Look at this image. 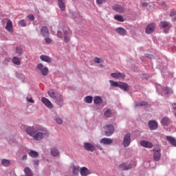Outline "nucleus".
<instances>
[{
	"label": "nucleus",
	"mask_w": 176,
	"mask_h": 176,
	"mask_svg": "<svg viewBox=\"0 0 176 176\" xmlns=\"http://www.w3.org/2000/svg\"><path fill=\"white\" fill-rule=\"evenodd\" d=\"M26 133L32 137L34 141H41L44 137L49 135L47 130L41 126H29L26 129Z\"/></svg>",
	"instance_id": "obj_1"
},
{
	"label": "nucleus",
	"mask_w": 176,
	"mask_h": 176,
	"mask_svg": "<svg viewBox=\"0 0 176 176\" xmlns=\"http://www.w3.org/2000/svg\"><path fill=\"white\" fill-rule=\"evenodd\" d=\"M104 134L107 137H111L115 133V127L112 124H108L104 126Z\"/></svg>",
	"instance_id": "obj_2"
},
{
	"label": "nucleus",
	"mask_w": 176,
	"mask_h": 176,
	"mask_svg": "<svg viewBox=\"0 0 176 176\" xmlns=\"http://www.w3.org/2000/svg\"><path fill=\"white\" fill-rule=\"evenodd\" d=\"M160 28H164V32L165 34H168V31L171 28V24L168 21H164L160 22Z\"/></svg>",
	"instance_id": "obj_3"
},
{
	"label": "nucleus",
	"mask_w": 176,
	"mask_h": 176,
	"mask_svg": "<svg viewBox=\"0 0 176 176\" xmlns=\"http://www.w3.org/2000/svg\"><path fill=\"white\" fill-rule=\"evenodd\" d=\"M131 142V135L130 133H126L123 140V145L124 148H127Z\"/></svg>",
	"instance_id": "obj_4"
},
{
	"label": "nucleus",
	"mask_w": 176,
	"mask_h": 176,
	"mask_svg": "<svg viewBox=\"0 0 176 176\" xmlns=\"http://www.w3.org/2000/svg\"><path fill=\"white\" fill-rule=\"evenodd\" d=\"M162 154L160 153V148H153V160L155 162H159Z\"/></svg>",
	"instance_id": "obj_5"
},
{
	"label": "nucleus",
	"mask_w": 176,
	"mask_h": 176,
	"mask_svg": "<svg viewBox=\"0 0 176 176\" xmlns=\"http://www.w3.org/2000/svg\"><path fill=\"white\" fill-rule=\"evenodd\" d=\"M84 148L88 152H94L96 151V146L90 142L84 143Z\"/></svg>",
	"instance_id": "obj_6"
},
{
	"label": "nucleus",
	"mask_w": 176,
	"mask_h": 176,
	"mask_svg": "<svg viewBox=\"0 0 176 176\" xmlns=\"http://www.w3.org/2000/svg\"><path fill=\"white\" fill-rule=\"evenodd\" d=\"M113 10L117 12L118 13H124L125 8L123 6H120L119 4H116L112 6Z\"/></svg>",
	"instance_id": "obj_7"
},
{
	"label": "nucleus",
	"mask_w": 176,
	"mask_h": 176,
	"mask_svg": "<svg viewBox=\"0 0 176 176\" xmlns=\"http://www.w3.org/2000/svg\"><path fill=\"white\" fill-rule=\"evenodd\" d=\"M140 145L141 146H143V148H148V149L153 148V144L146 140L140 141Z\"/></svg>",
	"instance_id": "obj_8"
},
{
	"label": "nucleus",
	"mask_w": 176,
	"mask_h": 176,
	"mask_svg": "<svg viewBox=\"0 0 176 176\" xmlns=\"http://www.w3.org/2000/svg\"><path fill=\"white\" fill-rule=\"evenodd\" d=\"M113 142V140L107 138H103L100 140V144L103 145H111Z\"/></svg>",
	"instance_id": "obj_9"
},
{
	"label": "nucleus",
	"mask_w": 176,
	"mask_h": 176,
	"mask_svg": "<svg viewBox=\"0 0 176 176\" xmlns=\"http://www.w3.org/2000/svg\"><path fill=\"white\" fill-rule=\"evenodd\" d=\"M41 101L47 108H49L50 109H52L53 108V104H52V102L49 100V99L46 98H42Z\"/></svg>",
	"instance_id": "obj_10"
},
{
	"label": "nucleus",
	"mask_w": 176,
	"mask_h": 176,
	"mask_svg": "<svg viewBox=\"0 0 176 176\" xmlns=\"http://www.w3.org/2000/svg\"><path fill=\"white\" fill-rule=\"evenodd\" d=\"M155 27H156V24L155 23H150L146 28V34H152L153 31H155Z\"/></svg>",
	"instance_id": "obj_11"
},
{
	"label": "nucleus",
	"mask_w": 176,
	"mask_h": 176,
	"mask_svg": "<svg viewBox=\"0 0 176 176\" xmlns=\"http://www.w3.org/2000/svg\"><path fill=\"white\" fill-rule=\"evenodd\" d=\"M6 30L8 32H13V22L10 19H8L6 23Z\"/></svg>",
	"instance_id": "obj_12"
},
{
	"label": "nucleus",
	"mask_w": 176,
	"mask_h": 176,
	"mask_svg": "<svg viewBox=\"0 0 176 176\" xmlns=\"http://www.w3.org/2000/svg\"><path fill=\"white\" fill-rule=\"evenodd\" d=\"M111 76L115 79H124L126 76L123 73H111Z\"/></svg>",
	"instance_id": "obj_13"
},
{
	"label": "nucleus",
	"mask_w": 176,
	"mask_h": 176,
	"mask_svg": "<svg viewBox=\"0 0 176 176\" xmlns=\"http://www.w3.org/2000/svg\"><path fill=\"white\" fill-rule=\"evenodd\" d=\"M58 6L62 12L65 10V0H58Z\"/></svg>",
	"instance_id": "obj_14"
},
{
	"label": "nucleus",
	"mask_w": 176,
	"mask_h": 176,
	"mask_svg": "<svg viewBox=\"0 0 176 176\" xmlns=\"http://www.w3.org/2000/svg\"><path fill=\"white\" fill-rule=\"evenodd\" d=\"M148 127L151 130H156L157 129V122L155 120H151L148 122Z\"/></svg>",
	"instance_id": "obj_15"
},
{
	"label": "nucleus",
	"mask_w": 176,
	"mask_h": 176,
	"mask_svg": "<svg viewBox=\"0 0 176 176\" xmlns=\"http://www.w3.org/2000/svg\"><path fill=\"white\" fill-rule=\"evenodd\" d=\"M41 34L44 38L49 36V29L46 26H43L41 30Z\"/></svg>",
	"instance_id": "obj_16"
},
{
	"label": "nucleus",
	"mask_w": 176,
	"mask_h": 176,
	"mask_svg": "<svg viewBox=\"0 0 176 176\" xmlns=\"http://www.w3.org/2000/svg\"><path fill=\"white\" fill-rule=\"evenodd\" d=\"M133 167V165L131 164H126L123 163L119 166V168L122 170H130Z\"/></svg>",
	"instance_id": "obj_17"
},
{
	"label": "nucleus",
	"mask_w": 176,
	"mask_h": 176,
	"mask_svg": "<svg viewBox=\"0 0 176 176\" xmlns=\"http://www.w3.org/2000/svg\"><path fill=\"white\" fill-rule=\"evenodd\" d=\"M89 174H90V171L89 170V169L86 167H82L80 168V175L82 176H87L89 175Z\"/></svg>",
	"instance_id": "obj_18"
},
{
	"label": "nucleus",
	"mask_w": 176,
	"mask_h": 176,
	"mask_svg": "<svg viewBox=\"0 0 176 176\" xmlns=\"http://www.w3.org/2000/svg\"><path fill=\"white\" fill-rule=\"evenodd\" d=\"M51 155L54 156V157H56V156H58L60 155V152L58 151V149L56 147H53L51 148Z\"/></svg>",
	"instance_id": "obj_19"
},
{
	"label": "nucleus",
	"mask_w": 176,
	"mask_h": 176,
	"mask_svg": "<svg viewBox=\"0 0 176 176\" xmlns=\"http://www.w3.org/2000/svg\"><path fill=\"white\" fill-rule=\"evenodd\" d=\"M40 59L41 61H45V63H52V58L46 55H41Z\"/></svg>",
	"instance_id": "obj_20"
},
{
	"label": "nucleus",
	"mask_w": 176,
	"mask_h": 176,
	"mask_svg": "<svg viewBox=\"0 0 176 176\" xmlns=\"http://www.w3.org/2000/svg\"><path fill=\"white\" fill-rule=\"evenodd\" d=\"M120 89L124 90V91H129V85L124 82H120L119 87Z\"/></svg>",
	"instance_id": "obj_21"
},
{
	"label": "nucleus",
	"mask_w": 176,
	"mask_h": 176,
	"mask_svg": "<svg viewBox=\"0 0 176 176\" xmlns=\"http://www.w3.org/2000/svg\"><path fill=\"white\" fill-rule=\"evenodd\" d=\"M71 34V32L68 30L64 31V41L65 42H69L71 41V38H69V35Z\"/></svg>",
	"instance_id": "obj_22"
},
{
	"label": "nucleus",
	"mask_w": 176,
	"mask_h": 176,
	"mask_svg": "<svg viewBox=\"0 0 176 176\" xmlns=\"http://www.w3.org/2000/svg\"><path fill=\"white\" fill-rule=\"evenodd\" d=\"M166 140L173 145V146H176V140L174 139V138L171 136H166Z\"/></svg>",
	"instance_id": "obj_23"
},
{
	"label": "nucleus",
	"mask_w": 176,
	"mask_h": 176,
	"mask_svg": "<svg viewBox=\"0 0 176 176\" xmlns=\"http://www.w3.org/2000/svg\"><path fill=\"white\" fill-rule=\"evenodd\" d=\"M116 31L117 34H119V35H126V30L123 28H118Z\"/></svg>",
	"instance_id": "obj_24"
},
{
	"label": "nucleus",
	"mask_w": 176,
	"mask_h": 176,
	"mask_svg": "<svg viewBox=\"0 0 176 176\" xmlns=\"http://www.w3.org/2000/svg\"><path fill=\"white\" fill-rule=\"evenodd\" d=\"M48 95L50 96V97H51V98H53L54 100H57V95L56 94V93H54V91L52 89L49 90Z\"/></svg>",
	"instance_id": "obj_25"
},
{
	"label": "nucleus",
	"mask_w": 176,
	"mask_h": 176,
	"mask_svg": "<svg viewBox=\"0 0 176 176\" xmlns=\"http://www.w3.org/2000/svg\"><path fill=\"white\" fill-rule=\"evenodd\" d=\"M161 123L162 124H163V126H167V124L170 123V118L164 117V118L162 119Z\"/></svg>",
	"instance_id": "obj_26"
},
{
	"label": "nucleus",
	"mask_w": 176,
	"mask_h": 176,
	"mask_svg": "<svg viewBox=\"0 0 176 176\" xmlns=\"http://www.w3.org/2000/svg\"><path fill=\"white\" fill-rule=\"evenodd\" d=\"M12 63H14L15 65H20V64H21V62L20 61V58H19L16 56H14L12 58Z\"/></svg>",
	"instance_id": "obj_27"
},
{
	"label": "nucleus",
	"mask_w": 176,
	"mask_h": 176,
	"mask_svg": "<svg viewBox=\"0 0 176 176\" xmlns=\"http://www.w3.org/2000/svg\"><path fill=\"white\" fill-rule=\"evenodd\" d=\"M94 104H101L102 102V99L100 96H96L94 98Z\"/></svg>",
	"instance_id": "obj_28"
},
{
	"label": "nucleus",
	"mask_w": 176,
	"mask_h": 176,
	"mask_svg": "<svg viewBox=\"0 0 176 176\" xmlns=\"http://www.w3.org/2000/svg\"><path fill=\"white\" fill-rule=\"evenodd\" d=\"M29 155L31 157H38L39 156V153L35 151H30Z\"/></svg>",
	"instance_id": "obj_29"
},
{
	"label": "nucleus",
	"mask_w": 176,
	"mask_h": 176,
	"mask_svg": "<svg viewBox=\"0 0 176 176\" xmlns=\"http://www.w3.org/2000/svg\"><path fill=\"white\" fill-rule=\"evenodd\" d=\"M94 61L96 64H101V63H104V59L102 58L95 57L94 58Z\"/></svg>",
	"instance_id": "obj_30"
},
{
	"label": "nucleus",
	"mask_w": 176,
	"mask_h": 176,
	"mask_svg": "<svg viewBox=\"0 0 176 176\" xmlns=\"http://www.w3.org/2000/svg\"><path fill=\"white\" fill-rule=\"evenodd\" d=\"M148 105L147 102H135V107H146Z\"/></svg>",
	"instance_id": "obj_31"
},
{
	"label": "nucleus",
	"mask_w": 176,
	"mask_h": 176,
	"mask_svg": "<svg viewBox=\"0 0 176 176\" xmlns=\"http://www.w3.org/2000/svg\"><path fill=\"white\" fill-rule=\"evenodd\" d=\"M115 20H117V21H120L121 23H123L124 21V18L122 15H116L114 16Z\"/></svg>",
	"instance_id": "obj_32"
},
{
	"label": "nucleus",
	"mask_w": 176,
	"mask_h": 176,
	"mask_svg": "<svg viewBox=\"0 0 176 176\" xmlns=\"http://www.w3.org/2000/svg\"><path fill=\"white\" fill-rule=\"evenodd\" d=\"M109 83L111 84V86H112L113 87H119L120 86V82L118 83L116 81H113L112 80H109Z\"/></svg>",
	"instance_id": "obj_33"
},
{
	"label": "nucleus",
	"mask_w": 176,
	"mask_h": 176,
	"mask_svg": "<svg viewBox=\"0 0 176 176\" xmlns=\"http://www.w3.org/2000/svg\"><path fill=\"white\" fill-rule=\"evenodd\" d=\"M41 74L43 76H47V74H49V69H47V67H44L41 69Z\"/></svg>",
	"instance_id": "obj_34"
},
{
	"label": "nucleus",
	"mask_w": 176,
	"mask_h": 176,
	"mask_svg": "<svg viewBox=\"0 0 176 176\" xmlns=\"http://www.w3.org/2000/svg\"><path fill=\"white\" fill-rule=\"evenodd\" d=\"M24 173L27 176L32 175V172L31 171V169L30 168H25Z\"/></svg>",
	"instance_id": "obj_35"
},
{
	"label": "nucleus",
	"mask_w": 176,
	"mask_h": 176,
	"mask_svg": "<svg viewBox=\"0 0 176 176\" xmlns=\"http://www.w3.org/2000/svg\"><path fill=\"white\" fill-rule=\"evenodd\" d=\"M111 115H112V111H111L110 109H108L104 112V116L105 118H111Z\"/></svg>",
	"instance_id": "obj_36"
},
{
	"label": "nucleus",
	"mask_w": 176,
	"mask_h": 176,
	"mask_svg": "<svg viewBox=\"0 0 176 176\" xmlns=\"http://www.w3.org/2000/svg\"><path fill=\"white\" fill-rule=\"evenodd\" d=\"M1 164H3L5 167H8L10 164V161L9 160H2Z\"/></svg>",
	"instance_id": "obj_37"
},
{
	"label": "nucleus",
	"mask_w": 176,
	"mask_h": 176,
	"mask_svg": "<svg viewBox=\"0 0 176 176\" xmlns=\"http://www.w3.org/2000/svg\"><path fill=\"white\" fill-rule=\"evenodd\" d=\"M164 91H165L166 94H173V89L167 87H164Z\"/></svg>",
	"instance_id": "obj_38"
},
{
	"label": "nucleus",
	"mask_w": 176,
	"mask_h": 176,
	"mask_svg": "<svg viewBox=\"0 0 176 176\" xmlns=\"http://www.w3.org/2000/svg\"><path fill=\"white\" fill-rule=\"evenodd\" d=\"M73 173L74 174V175H78V174L79 173L78 166H74L73 167Z\"/></svg>",
	"instance_id": "obj_39"
},
{
	"label": "nucleus",
	"mask_w": 176,
	"mask_h": 176,
	"mask_svg": "<svg viewBox=\"0 0 176 176\" xmlns=\"http://www.w3.org/2000/svg\"><path fill=\"white\" fill-rule=\"evenodd\" d=\"M85 101L88 104H91V102H93V97H91V96H87L85 98Z\"/></svg>",
	"instance_id": "obj_40"
},
{
	"label": "nucleus",
	"mask_w": 176,
	"mask_h": 176,
	"mask_svg": "<svg viewBox=\"0 0 176 176\" xmlns=\"http://www.w3.org/2000/svg\"><path fill=\"white\" fill-rule=\"evenodd\" d=\"M18 24L21 27H25V25H27V24L25 23V21H24V19L19 21Z\"/></svg>",
	"instance_id": "obj_41"
},
{
	"label": "nucleus",
	"mask_w": 176,
	"mask_h": 176,
	"mask_svg": "<svg viewBox=\"0 0 176 176\" xmlns=\"http://www.w3.org/2000/svg\"><path fill=\"white\" fill-rule=\"evenodd\" d=\"M16 53L17 54H23V49L20 47H16Z\"/></svg>",
	"instance_id": "obj_42"
},
{
	"label": "nucleus",
	"mask_w": 176,
	"mask_h": 176,
	"mask_svg": "<svg viewBox=\"0 0 176 176\" xmlns=\"http://www.w3.org/2000/svg\"><path fill=\"white\" fill-rule=\"evenodd\" d=\"M28 19L30 21H34L35 20V16H34V14H30L28 16Z\"/></svg>",
	"instance_id": "obj_43"
},
{
	"label": "nucleus",
	"mask_w": 176,
	"mask_h": 176,
	"mask_svg": "<svg viewBox=\"0 0 176 176\" xmlns=\"http://www.w3.org/2000/svg\"><path fill=\"white\" fill-rule=\"evenodd\" d=\"M37 68H38V69H40V71H42V69L44 68V67H43V64H42V63H38V64L37 65Z\"/></svg>",
	"instance_id": "obj_44"
},
{
	"label": "nucleus",
	"mask_w": 176,
	"mask_h": 176,
	"mask_svg": "<svg viewBox=\"0 0 176 176\" xmlns=\"http://www.w3.org/2000/svg\"><path fill=\"white\" fill-rule=\"evenodd\" d=\"M46 43H52V38H49V37H45V39Z\"/></svg>",
	"instance_id": "obj_45"
},
{
	"label": "nucleus",
	"mask_w": 176,
	"mask_h": 176,
	"mask_svg": "<svg viewBox=\"0 0 176 176\" xmlns=\"http://www.w3.org/2000/svg\"><path fill=\"white\" fill-rule=\"evenodd\" d=\"M56 122L58 124H61L63 123V120L61 118H56Z\"/></svg>",
	"instance_id": "obj_46"
},
{
	"label": "nucleus",
	"mask_w": 176,
	"mask_h": 176,
	"mask_svg": "<svg viewBox=\"0 0 176 176\" xmlns=\"http://www.w3.org/2000/svg\"><path fill=\"white\" fill-rule=\"evenodd\" d=\"M105 2V0H96V3L98 5H101L102 3H104Z\"/></svg>",
	"instance_id": "obj_47"
},
{
	"label": "nucleus",
	"mask_w": 176,
	"mask_h": 176,
	"mask_svg": "<svg viewBox=\"0 0 176 176\" xmlns=\"http://www.w3.org/2000/svg\"><path fill=\"white\" fill-rule=\"evenodd\" d=\"M28 102H30L31 104H34V101L32 100V98H27Z\"/></svg>",
	"instance_id": "obj_48"
},
{
	"label": "nucleus",
	"mask_w": 176,
	"mask_h": 176,
	"mask_svg": "<svg viewBox=\"0 0 176 176\" xmlns=\"http://www.w3.org/2000/svg\"><path fill=\"white\" fill-rule=\"evenodd\" d=\"M96 148H98V149H100V151H102V146H101V145L100 144L96 145Z\"/></svg>",
	"instance_id": "obj_49"
},
{
	"label": "nucleus",
	"mask_w": 176,
	"mask_h": 176,
	"mask_svg": "<svg viewBox=\"0 0 176 176\" xmlns=\"http://www.w3.org/2000/svg\"><path fill=\"white\" fill-rule=\"evenodd\" d=\"M142 6H143V8H146V6H148V3H142Z\"/></svg>",
	"instance_id": "obj_50"
},
{
	"label": "nucleus",
	"mask_w": 176,
	"mask_h": 176,
	"mask_svg": "<svg viewBox=\"0 0 176 176\" xmlns=\"http://www.w3.org/2000/svg\"><path fill=\"white\" fill-rule=\"evenodd\" d=\"M57 36H58V38H62V36H61V32H58V33H57Z\"/></svg>",
	"instance_id": "obj_51"
},
{
	"label": "nucleus",
	"mask_w": 176,
	"mask_h": 176,
	"mask_svg": "<svg viewBox=\"0 0 176 176\" xmlns=\"http://www.w3.org/2000/svg\"><path fill=\"white\" fill-rule=\"evenodd\" d=\"M34 163L36 166H38V164H39V161L38 160H36L34 161Z\"/></svg>",
	"instance_id": "obj_52"
},
{
	"label": "nucleus",
	"mask_w": 176,
	"mask_h": 176,
	"mask_svg": "<svg viewBox=\"0 0 176 176\" xmlns=\"http://www.w3.org/2000/svg\"><path fill=\"white\" fill-rule=\"evenodd\" d=\"M176 15V12L175 11H173L170 12V16H175Z\"/></svg>",
	"instance_id": "obj_53"
},
{
	"label": "nucleus",
	"mask_w": 176,
	"mask_h": 176,
	"mask_svg": "<svg viewBox=\"0 0 176 176\" xmlns=\"http://www.w3.org/2000/svg\"><path fill=\"white\" fill-rule=\"evenodd\" d=\"M22 160H27V155H25L22 157Z\"/></svg>",
	"instance_id": "obj_54"
},
{
	"label": "nucleus",
	"mask_w": 176,
	"mask_h": 176,
	"mask_svg": "<svg viewBox=\"0 0 176 176\" xmlns=\"http://www.w3.org/2000/svg\"><path fill=\"white\" fill-rule=\"evenodd\" d=\"M146 57H148V58H152L153 57V55H146Z\"/></svg>",
	"instance_id": "obj_55"
},
{
	"label": "nucleus",
	"mask_w": 176,
	"mask_h": 176,
	"mask_svg": "<svg viewBox=\"0 0 176 176\" xmlns=\"http://www.w3.org/2000/svg\"><path fill=\"white\" fill-rule=\"evenodd\" d=\"M172 105L173 107H174V105H176V103H173Z\"/></svg>",
	"instance_id": "obj_56"
},
{
	"label": "nucleus",
	"mask_w": 176,
	"mask_h": 176,
	"mask_svg": "<svg viewBox=\"0 0 176 176\" xmlns=\"http://www.w3.org/2000/svg\"><path fill=\"white\" fill-rule=\"evenodd\" d=\"M60 96V97L61 98V96L60 95H59Z\"/></svg>",
	"instance_id": "obj_57"
}]
</instances>
